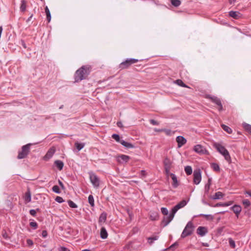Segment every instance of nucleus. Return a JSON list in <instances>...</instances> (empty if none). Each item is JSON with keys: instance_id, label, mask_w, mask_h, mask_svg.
<instances>
[{"instance_id": "1", "label": "nucleus", "mask_w": 251, "mask_h": 251, "mask_svg": "<svg viewBox=\"0 0 251 251\" xmlns=\"http://www.w3.org/2000/svg\"><path fill=\"white\" fill-rule=\"evenodd\" d=\"M91 72V68L88 66H82L79 68L74 75V83L81 81L87 78Z\"/></svg>"}, {"instance_id": "2", "label": "nucleus", "mask_w": 251, "mask_h": 251, "mask_svg": "<svg viewBox=\"0 0 251 251\" xmlns=\"http://www.w3.org/2000/svg\"><path fill=\"white\" fill-rule=\"evenodd\" d=\"M214 146L217 151L224 156L225 160L228 163H231V157L228 151L225 148V147L219 143H215Z\"/></svg>"}, {"instance_id": "3", "label": "nucleus", "mask_w": 251, "mask_h": 251, "mask_svg": "<svg viewBox=\"0 0 251 251\" xmlns=\"http://www.w3.org/2000/svg\"><path fill=\"white\" fill-rule=\"evenodd\" d=\"M194 229V226L191 221H189L187 224L184 229H183L181 234V237L184 238L187 236H190L192 234Z\"/></svg>"}, {"instance_id": "4", "label": "nucleus", "mask_w": 251, "mask_h": 251, "mask_svg": "<svg viewBox=\"0 0 251 251\" xmlns=\"http://www.w3.org/2000/svg\"><path fill=\"white\" fill-rule=\"evenodd\" d=\"M32 144H27L22 147L21 151H19L17 158L21 159L25 158L30 152V148Z\"/></svg>"}, {"instance_id": "5", "label": "nucleus", "mask_w": 251, "mask_h": 251, "mask_svg": "<svg viewBox=\"0 0 251 251\" xmlns=\"http://www.w3.org/2000/svg\"><path fill=\"white\" fill-rule=\"evenodd\" d=\"M138 62V60L135 58H127L121 63L119 65L120 70L126 69L129 68L132 64Z\"/></svg>"}, {"instance_id": "6", "label": "nucleus", "mask_w": 251, "mask_h": 251, "mask_svg": "<svg viewBox=\"0 0 251 251\" xmlns=\"http://www.w3.org/2000/svg\"><path fill=\"white\" fill-rule=\"evenodd\" d=\"M89 178L93 186L95 188H98L100 186V179L99 177L93 172L88 173Z\"/></svg>"}, {"instance_id": "7", "label": "nucleus", "mask_w": 251, "mask_h": 251, "mask_svg": "<svg viewBox=\"0 0 251 251\" xmlns=\"http://www.w3.org/2000/svg\"><path fill=\"white\" fill-rule=\"evenodd\" d=\"M206 98L209 99L212 102L217 104L219 107V111H222L223 109V105L221 101V100L218 97L214 96H211L210 95H207Z\"/></svg>"}, {"instance_id": "8", "label": "nucleus", "mask_w": 251, "mask_h": 251, "mask_svg": "<svg viewBox=\"0 0 251 251\" xmlns=\"http://www.w3.org/2000/svg\"><path fill=\"white\" fill-rule=\"evenodd\" d=\"M193 182L194 183L198 185L201 180V171L200 169L195 170L193 172Z\"/></svg>"}, {"instance_id": "9", "label": "nucleus", "mask_w": 251, "mask_h": 251, "mask_svg": "<svg viewBox=\"0 0 251 251\" xmlns=\"http://www.w3.org/2000/svg\"><path fill=\"white\" fill-rule=\"evenodd\" d=\"M174 216L175 214L171 211L168 216L167 215V216L164 217L162 221L163 226H167L173 219Z\"/></svg>"}, {"instance_id": "10", "label": "nucleus", "mask_w": 251, "mask_h": 251, "mask_svg": "<svg viewBox=\"0 0 251 251\" xmlns=\"http://www.w3.org/2000/svg\"><path fill=\"white\" fill-rule=\"evenodd\" d=\"M187 203V201L186 200H182L179 203H178L176 205H175L172 209V212L174 214H176V213L178 209L184 207Z\"/></svg>"}, {"instance_id": "11", "label": "nucleus", "mask_w": 251, "mask_h": 251, "mask_svg": "<svg viewBox=\"0 0 251 251\" xmlns=\"http://www.w3.org/2000/svg\"><path fill=\"white\" fill-rule=\"evenodd\" d=\"M193 150L196 152L200 154H206L208 152L203 146L199 144L195 146Z\"/></svg>"}, {"instance_id": "12", "label": "nucleus", "mask_w": 251, "mask_h": 251, "mask_svg": "<svg viewBox=\"0 0 251 251\" xmlns=\"http://www.w3.org/2000/svg\"><path fill=\"white\" fill-rule=\"evenodd\" d=\"M56 150L55 148L53 147L50 148L47 152L46 153V155L44 157V159L45 160H48L51 158L54 153L55 152Z\"/></svg>"}, {"instance_id": "13", "label": "nucleus", "mask_w": 251, "mask_h": 251, "mask_svg": "<svg viewBox=\"0 0 251 251\" xmlns=\"http://www.w3.org/2000/svg\"><path fill=\"white\" fill-rule=\"evenodd\" d=\"M176 141L177 143V147L180 148L185 145L186 142V139L182 136H178L176 138Z\"/></svg>"}, {"instance_id": "14", "label": "nucleus", "mask_w": 251, "mask_h": 251, "mask_svg": "<svg viewBox=\"0 0 251 251\" xmlns=\"http://www.w3.org/2000/svg\"><path fill=\"white\" fill-rule=\"evenodd\" d=\"M228 15L230 17L236 20H238L241 18L243 16V15L240 12L234 11H229Z\"/></svg>"}, {"instance_id": "15", "label": "nucleus", "mask_w": 251, "mask_h": 251, "mask_svg": "<svg viewBox=\"0 0 251 251\" xmlns=\"http://www.w3.org/2000/svg\"><path fill=\"white\" fill-rule=\"evenodd\" d=\"M130 159V157L125 154H121L118 156L117 161L120 163H126Z\"/></svg>"}, {"instance_id": "16", "label": "nucleus", "mask_w": 251, "mask_h": 251, "mask_svg": "<svg viewBox=\"0 0 251 251\" xmlns=\"http://www.w3.org/2000/svg\"><path fill=\"white\" fill-rule=\"evenodd\" d=\"M207 232V228L205 226H199L197 229V233L201 237L204 236Z\"/></svg>"}, {"instance_id": "17", "label": "nucleus", "mask_w": 251, "mask_h": 251, "mask_svg": "<svg viewBox=\"0 0 251 251\" xmlns=\"http://www.w3.org/2000/svg\"><path fill=\"white\" fill-rule=\"evenodd\" d=\"M231 209L234 212V213H235L237 217H238V216L241 211L242 208L240 205L235 204L231 207Z\"/></svg>"}, {"instance_id": "18", "label": "nucleus", "mask_w": 251, "mask_h": 251, "mask_svg": "<svg viewBox=\"0 0 251 251\" xmlns=\"http://www.w3.org/2000/svg\"><path fill=\"white\" fill-rule=\"evenodd\" d=\"M172 162L168 157H166L163 161L164 169H171Z\"/></svg>"}, {"instance_id": "19", "label": "nucleus", "mask_w": 251, "mask_h": 251, "mask_svg": "<svg viewBox=\"0 0 251 251\" xmlns=\"http://www.w3.org/2000/svg\"><path fill=\"white\" fill-rule=\"evenodd\" d=\"M170 176L173 180V183H172L173 187L175 188L177 187L179 185V183L177 181L176 176L174 174H170Z\"/></svg>"}, {"instance_id": "20", "label": "nucleus", "mask_w": 251, "mask_h": 251, "mask_svg": "<svg viewBox=\"0 0 251 251\" xmlns=\"http://www.w3.org/2000/svg\"><path fill=\"white\" fill-rule=\"evenodd\" d=\"M24 199L25 203H28L31 201V193L29 190H28L25 194Z\"/></svg>"}, {"instance_id": "21", "label": "nucleus", "mask_w": 251, "mask_h": 251, "mask_svg": "<svg viewBox=\"0 0 251 251\" xmlns=\"http://www.w3.org/2000/svg\"><path fill=\"white\" fill-rule=\"evenodd\" d=\"M100 236L102 239H105L107 238L108 233L104 227H102L100 229Z\"/></svg>"}, {"instance_id": "22", "label": "nucleus", "mask_w": 251, "mask_h": 251, "mask_svg": "<svg viewBox=\"0 0 251 251\" xmlns=\"http://www.w3.org/2000/svg\"><path fill=\"white\" fill-rule=\"evenodd\" d=\"M150 219L151 221H156L159 219L158 213L155 211H151L150 212Z\"/></svg>"}, {"instance_id": "23", "label": "nucleus", "mask_w": 251, "mask_h": 251, "mask_svg": "<svg viewBox=\"0 0 251 251\" xmlns=\"http://www.w3.org/2000/svg\"><path fill=\"white\" fill-rule=\"evenodd\" d=\"M121 144L126 149H133L135 148V146L133 144L123 140H122Z\"/></svg>"}, {"instance_id": "24", "label": "nucleus", "mask_w": 251, "mask_h": 251, "mask_svg": "<svg viewBox=\"0 0 251 251\" xmlns=\"http://www.w3.org/2000/svg\"><path fill=\"white\" fill-rule=\"evenodd\" d=\"M54 164L59 170L61 171L63 169L64 166V163L61 160H55Z\"/></svg>"}, {"instance_id": "25", "label": "nucleus", "mask_w": 251, "mask_h": 251, "mask_svg": "<svg viewBox=\"0 0 251 251\" xmlns=\"http://www.w3.org/2000/svg\"><path fill=\"white\" fill-rule=\"evenodd\" d=\"M224 194L221 192H217L215 193L214 195H213L212 197V199L213 200H219L223 198Z\"/></svg>"}, {"instance_id": "26", "label": "nucleus", "mask_w": 251, "mask_h": 251, "mask_svg": "<svg viewBox=\"0 0 251 251\" xmlns=\"http://www.w3.org/2000/svg\"><path fill=\"white\" fill-rule=\"evenodd\" d=\"M107 214L105 212H102L99 217V223H104L106 220Z\"/></svg>"}, {"instance_id": "27", "label": "nucleus", "mask_w": 251, "mask_h": 251, "mask_svg": "<svg viewBox=\"0 0 251 251\" xmlns=\"http://www.w3.org/2000/svg\"><path fill=\"white\" fill-rule=\"evenodd\" d=\"M242 126L244 129L247 131L249 133L251 134V125L246 123H243Z\"/></svg>"}, {"instance_id": "28", "label": "nucleus", "mask_w": 251, "mask_h": 251, "mask_svg": "<svg viewBox=\"0 0 251 251\" xmlns=\"http://www.w3.org/2000/svg\"><path fill=\"white\" fill-rule=\"evenodd\" d=\"M45 11L47 16V20L48 22L49 23L51 20V14L50 10L47 6L45 7Z\"/></svg>"}, {"instance_id": "29", "label": "nucleus", "mask_w": 251, "mask_h": 251, "mask_svg": "<svg viewBox=\"0 0 251 251\" xmlns=\"http://www.w3.org/2000/svg\"><path fill=\"white\" fill-rule=\"evenodd\" d=\"M85 144L84 143H78V142H76L75 143V146L78 150V151H79L81 150H82L85 146Z\"/></svg>"}, {"instance_id": "30", "label": "nucleus", "mask_w": 251, "mask_h": 251, "mask_svg": "<svg viewBox=\"0 0 251 251\" xmlns=\"http://www.w3.org/2000/svg\"><path fill=\"white\" fill-rule=\"evenodd\" d=\"M26 2L25 0H22L20 6V10L22 12H25L26 10Z\"/></svg>"}, {"instance_id": "31", "label": "nucleus", "mask_w": 251, "mask_h": 251, "mask_svg": "<svg viewBox=\"0 0 251 251\" xmlns=\"http://www.w3.org/2000/svg\"><path fill=\"white\" fill-rule=\"evenodd\" d=\"M221 126H222V128L225 131H226L227 133H228L229 134H231L232 132V129L230 127H229V126H228L225 125H224V124L222 125Z\"/></svg>"}, {"instance_id": "32", "label": "nucleus", "mask_w": 251, "mask_h": 251, "mask_svg": "<svg viewBox=\"0 0 251 251\" xmlns=\"http://www.w3.org/2000/svg\"><path fill=\"white\" fill-rule=\"evenodd\" d=\"M211 168L213 170L216 172H219L220 171V168L219 165L216 163H212L211 164Z\"/></svg>"}, {"instance_id": "33", "label": "nucleus", "mask_w": 251, "mask_h": 251, "mask_svg": "<svg viewBox=\"0 0 251 251\" xmlns=\"http://www.w3.org/2000/svg\"><path fill=\"white\" fill-rule=\"evenodd\" d=\"M198 216L204 217L207 220H212L213 219V216L209 214H201Z\"/></svg>"}, {"instance_id": "34", "label": "nucleus", "mask_w": 251, "mask_h": 251, "mask_svg": "<svg viewBox=\"0 0 251 251\" xmlns=\"http://www.w3.org/2000/svg\"><path fill=\"white\" fill-rule=\"evenodd\" d=\"M184 171L187 175H190L192 173V168L190 166H186L185 167Z\"/></svg>"}, {"instance_id": "35", "label": "nucleus", "mask_w": 251, "mask_h": 251, "mask_svg": "<svg viewBox=\"0 0 251 251\" xmlns=\"http://www.w3.org/2000/svg\"><path fill=\"white\" fill-rule=\"evenodd\" d=\"M88 202L92 207L95 206L94 199L92 195H90L88 197Z\"/></svg>"}, {"instance_id": "36", "label": "nucleus", "mask_w": 251, "mask_h": 251, "mask_svg": "<svg viewBox=\"0 0 251 251\" xmlns=\"http://www.w3.org/2000/svg\"><path fill=\"white\" fill-rule=\"evenodd\" d=\"M171 4L175 7H178L181 4V1L180 0H171Z\"/></svg>"}, {"instance_id": "37", "label": "nucleus", "mask_w": 251, "mask_h": 251, "mask_svg": "<svg viewBox=\"0 0 251 251\" xmlns=\"http://www.w3.org/2000/svg\"><path fill=\"white\" fill-rule=\"evenodd\" d=\"M176 83L179 86H180L181 87H184V88H188V86L186 85L181 79H177L176 81Z\"/></svg>"}, {"instance_id": "38", "label": "nucleus", "mask_w": 251, "mask_h": 251, "mask_svg": "<svg viewBox=\"0 0 251 251\" xmlns=\"http://www.w3.org/2000/svg\"><path fill=\"white\" fill-rule=\"evenodd\" d=\"M112 138L115 140L117 142H119L120 143H121V141L122 140L121 139V138L119 136V135L117 134H113L112 135Z\"/></svg>"}, {"instance_id": "39", "label": "nucleus", "mask_w": 251, "mask_h": 251, "mask_svg": "<svg viewBox=\"0 0 251 251\" xmlns=\"http://www.w3.org/2000/svg\"><path fill=\"white\" fill-rule=\"evenodd\" d=\"M228 243L230 246V247L232 249H234L236 247L235 242V241L231 238H228Z\"/></svg>"}, {"instance_id": "40", "label": "nucleus", "mask_w": 251, "mask_h": 251, "mask_svg": "<svg viewBox=\"0 0 251 251\" xmlns=\"http://www.w3.org/2000/svg\"><path fill=\"white\" fill-rule=\"evenodd\" d=\"M68 203L69 206L73 208H76L77 207V205L72 201L69 200L68 201Z\"/></svg>"}, {"instance_id": "41", "label": "nucleus", "mask_w": 251, "mask_h": 251, "mask_svg": "<svg viewBox=\"0 0 251 251\" xmlns=\"http://www.w3.org/2000/svg\"><path fill=\"white\" fill-rule=\"evenodd\" d=\"M52 190L56 194H60L61 193L59 187L57 185H54L52 188Z\"/></svg>"}, {"instance_id": "42", "label": "nucleus", "mask_w": 251, "mask_h": 251, "mask_svg": "<svg viewBox=\"0 0 251 251\" xmlns=\"http://www.w3.org/2000/svg\"><path fill=\"white\" fill-rule=\"evenodd\" d=\"M211 184V179L210 178L208 179V183L205 185V190L206 192H208L210 189V185Z\"/></svg>"}, {"instance_id": "43", "label": "nucleus", "mask_w": 251, "mask_h": 251, "mask_svg": "<svg viewBox=\"0 0 251 251\" xmlns=\"http://www.w3.org/2000/svg\"><path fill=\"white\" fill-rule=\"evenodd\" d=\"M30 226L32 227L34 229H36L38 227L37 223L36 222H31L29 223Z\"/></svg>"}, {"instance_id": "44", "label": "nucleus", "mask_w": 251, "mask_h": 251, "mask_svg": "<svg viewBox=\"0 0 251 251\" xmlns=\"http://www.w3.org/2000/svg\"><path fill=\"white\" fill-rule=\"evenodd\" d=\"M161 211L164 215H167L168 214V210L166 207H162L161 208Z\"/></svg>"}, {"instance_id": "45", "label": "nucleus", "mask_w": 251, "mask_h": 251, "mask_svg": "<svg viewBox=\"0 0 251 251\" xmlns=\"http://www.w3.org/2000/svg\"><path fill=\"white\" fill-rule=\"evenodd\" d=\"M55 200L56 201H57L58 203H62L64 201L63 199L59 196H57L56 198L55 199Z\"/></svg>"}, {"instance_id": "46", "label": "nucleus", "mask_w": 251, "mask_h": 251, "mask_svg": "<svg viewBox=\"0 0 251 251\" xmlns=\"http://www.w3.org/2000/svg\"><path fill=\"white\" fill-rule=\"evenodd\" d=\"M230 204L227 203H218L216 204L215 206H227Z\"/></svg>"}, {"instance_id": "47", "label": "nucleus", "mask_w": 251, "mask_h": 251, "mask_svg": "<svg viewBox=\"0 0 251 251\" xmlns=\"http://www.w3.org/2000/svg\"><path fill=\"white\" fill-rule=\"evenodd\" d=\"M149 122H150V124H151L152 125H159V123L153 119H150L149 120Z\"/></svg>"}, {"instance_id": "48", "label": "nucleus", "mask_w": 251, "mask_h": 251, "mask_svg": "<svg viewBox=\"0 0 251 251\" xmlns=\"http://www.w3.org/2000/svg\"><path fill=\"white\" fill-rule=\"evenodd\" d=\"M243 203L245 205V206H249L251 204L250 201L248 200H244Z\"/></svg>"}, {"instance_id": "49", "label": "nucleus", "mask_w": 251, "mask_h": 251, "mask_svg": "<svg viewBox=\"0 0 251 251\" xmlns=\"http://www.w3.org/2000/svg\"><path fill=\"white\" fill-rule=\"evenodd\" d=\"M29 213L32 216L35 217L36 215V210L35 209H31L29 210Z\"/></svg>"}, {"instance_id": "50", "label": "nucleus", "mask_w": 251, "mask_h": 251, "mask_svg": "<svg viewBox=\"0 0 251 251\" xmlns=\"http://www.w3.org/2000/svg\"><path fill=\"white\" fill-rule=\"evenodd\" d=\"M178 245L177 242H175L169 247L168 249H173L175 247H177Z\"/></svg>"}, {"instance_id": "51", "label": "nucleus", "mask_w": 251, "mask_h": 251, "mask_svg": "<svg viewBox=\"0 0 251 251\" xmlns=\"http://www.w3.org/2000/svg\"><path fill=\"white\" fill-rule=\"evenodd\" d=\"M158 238V236H153V237H150L148 238V240H151V242L153 241H154V240H157Z\"/></svg>"}, {"instance_id": "52", "label": "nucleus", "mask_w": 251, "mask_h": 251, "mask_svg": "<svg viewBox=\"0 0 251 251\" xmlns=\"http://www.w3.org/2000/svg\"><path fill=\"white\" fill-rule=\"evenodd\" d=\"M20 44L24 49L26 48V44H25V42L24 41V40H21V42H20Z\"/></svg>"}, {"instance_id": "53", "label": "nucleus", "mask_w": 251, "mask_h": 251, "mask_svg": "<svg viewBox=\"0 0 251 251\" xmlns=\"http://www.w3.org/2000/svg\"><path fill=\"white\" fill-rule=\"evenodd\" d=\"M58 183L62 189L64 190L65 189L63 183H62V182L61 180H58Z\"/></svg>"}, {"instance_id": "54", "label": "nucleus", "mask_w": 251, "mask_h": 251, "mask_svg": "<svg viewBox=\"0 0 251 251\" xmlns=\"http://www.w3.org/2000/svg\"><path fill=\"white\" fill-rule=\"evenodd\" d=\"M42 236L43 238H46L48 236V233L46 230H43L42 232Z\"/></svg>"}, {"instance_id": "55", "label": "nucleus", "mask_w": 251, "mask_h": 251, "mask_svg": "<svg viewBox=\"0 0 251 251\" xmlns=\"http://www.w3.org/2000/svg\"><path fill=\"white\" fill-rule=\"evenodd\" d=\"M224 228V226L219 228L217 230L218 233L219 234H221L222 232L223 231Z\"/></svg>"}, {"instance_id": "56", "label": "nucleus", "mask_w": 251, "mask_h": 251, "mask_svg": "<svg viewBox=\"0 0 251 251\" xmlns=\"http://www.w3.org/2000/svg\"><path fill=\"white\" fill-rule=\"evenodd\" d=\"M165 169V171L166 175L167 176H170V174H171V173H170L171 169Z\"/></svg>"}, {"instance_id": "57", "label": "nucleus", "mask_w": 251, "mask_h": 251, "mask_svg": "<svg viewBox=\"0 0 251 251\" xmlns=\"http://www.w3.org/2000/svg\"><path fill=\"white\" fill-rule=\"evenodd\" d=\"M60 251H70L67 248L65 247H61L60 248Z\"/></svg>"}, {"instance_id": "58", "label": "nucleus", "mask_w": 251, "mask_h": 251, "mask_svg": "<svg viewBox=\"0 0 251 251\" xmlns=\"http://www.w3.org/2000/svg\"><path fill=\"white\" fill-rule=\"evenodd\" d=\"M117 125L119 127H122L123 126L122 122L119 121L117 123Z\"/></svg>"}, {"instance_id": "59", "label": "nucleus", "mask_w": 251, "mask_h": 251, "mask_svg": "<svg viewBox=\"0 0 251 251\" xmlns=\"http://www.w3.org/2000/svg\"><path fill=\"white\" fill-rule=\"evenodd\" d=\"M154 131H155V132H160L164 131V130H165V129H157V128H154Z\"/></svg>"}, {"instance_id": "60", "label": "nucleus", "mask_w": 251, "mask_h": 251, "mask_svg": "<svg viewBox=\"0 0 251 251\" xmlns=\"http://www.w3.org/2000/svg\"><path fill=\"white\" fill-rule=\"evenodd\" d=\"M164 131L166 132L167 135H170L171 130L165 129V130H164Z\"/></svg>"}, {"instance_id": "61", "label": "nucleus", "mask_w": 251, "mask_h": 251, "mask_svg": "<svg viewBox=\"0 0 251 251\" xmlns=\"http://www.w3.org/2000/svg\"><path fill=\"white\" fill-rule=\"evenodd\" d=\"M33 17V14H31L30 16L26 20V22L28 23L31 19Z\"/></svg>"}, {"instance_id": "62", "label": "nucleus", "mask_w": 251, "mask_h": 251, "mask_svg": "<svg viewBox=\"0 0 251 251\" xmlns=\"http://www.w3.org/2000/svg\"><path fill=\"white\" fill-rule=\"evenodd\" d=\"M27 243L28 244V245H32L33 244V242L31 240H30V239H28L27 240Z\"/></svg>"}, {"instance_id": "63", "label": "nucleus", "mask_w": 251, "mask_h": 251, "mask_svg": "<svg viewBox=\"0 0 251 251\" xmlns=\"http://www.w3.org/2000/svg\"><path fill=\"white\" fill-rule=\"evenodd\" d=\"M236 1V0H229V3L230 4H233Z\"/></svg>"}, {"instance_id": "64", "label": "nucleus", "mask_w": 251, "mask_h": 251, "mask_svg": "<svg viewBox=\"0 0 251 251\" xmlns=\"http://www.w3.org/2000/svg\"><path fill=\"white\" fill-rule=\"evenodd\" d=\"M246 193L251 197V191H248L246 192Z\"/></svg>"}]
</instances>
